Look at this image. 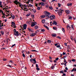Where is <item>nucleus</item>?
Here are the masks:
<instances>
[{
  "label": "nucleus",
  "instance_id": "32",
  "mask_svg": "<svg viewBox=\"0 0 76 76\" xmlns=\"http://www.w3.org/2000/svg\"><path fill=\"white\" fill-rule=\"evenodd\" d=\"M5 9H6V10H9V8H8V6H6V7H5Z\"/></svg>",
  "mask_w": 76,
  "mask_h": 76
},
{
  "label": "nucleus",
  "instance_id": "7",
  "mask_svg": "<svg viewBox=\"0 0 76 76\" xmlns=\"http://www.w3.org/2000/svg\"><path fill=\"white\" fill-rule=\"evenodd\" d=\"M26 27H27V25L26 24H24L23 26V28L24 29H26Z\"/></svg>",
  "mask_w": 76,
  "mask_h": 76
},
{
  "label": "nucleus",
  "instance_id": "46",
  "mask_svg": "<svg viewBox=\"0 0 76 76\" xmlns=\"http://www.w3.org/2000/svg\"><path fill=\"white\" fill-rule=\"evenodd\" d=\"M36 69H37V70H39V68L38 67L36 68Z\"/></svg>",
  "mask_w": 76,
  "mask_h": 76
},
{
  "label": "nucleus",
  "instance_id": "38",
  "mask_svg": "<svg viewBox=\"0 0 76 76\" xmlns=\"http://www.w3.org/2000/svg\"><path fill=\"white\" fill-rule=\"evenodd\" d=\"M37 10H40V7H38L37 8Z\"/></svg>",
  "mask_w": 76,
  "mask_h": 76
},
{
  "label": "nucleus",
  "instance_id": "64",
  "mask_svg": "<svg viewBox=\"0 0 76 76\" xmlns=\"http://www.w3.org/2000/svg\"><path fill=\"white\" fill-rule=\"evenodd\" d=\"M64 72H67V70L66 69H64Z\"/></svg>",
  "mask_w": 76,
  "mask_h": 76
},
{
  "label": "nucleus",
  "instance_id": "58",
  "mask_svg": "<svg viewBox=\"0 0 76 76\" xmlns=\"http://www.w3.org/2000/svg\"><path fill=\"white\" fill-rule=\"evenodd\" d=\"M7 59H5V58H4L3 59V60L4 61H6Z\"/></svg>",
  "mask_w": 76,
  "mask_h": 76
},
{
  "label": "nucleus",
  "instance_id": "9",
  "mask_svg": "<svg viewBox=\"0 0 76 76\" xmlns=\"http://www.w3.org/2000/svg\"><path fill=\"white\" fill-rule=\"evenodd\" d=\"M19 34V32L18 31H16L15 33H14V35H15V36H16L17 35H18Z\"/></svg>",
  "mask_w": 76,
  "mask_h": 76
},
{
  "label": "nucleus",
  "instance_id": "28",
  "mask_svg": "<svg viewBox=\"0 0 76 76\" xmlns=\"http://www.w3.org/2000/svg\"><path fill=\"white\" fill-rule=\"evenodd\" d=\"M53 29L54 30H56L57 29V27H53Z\"/></svg>",
  "mask_w": 76,
  "mask_h": 76
},
{
  "label": "nucleus",
  "instance_id": "11",
  "mask_svg": "<svg viewBox=\"0 0 76 76\" xmlns=\"http://www.w3.org/2000/svg\"><path fill=\"white\" fill-rule=\"evenodd\" d=\"M30 35L31 37H34L36 35V33H32Z\"/></svg>",
  "mask_w": 76,
  "mask_h": 76
},
{
  "label": "nucleus",
  "instance_id": "42",
  "mask_svg": "<svg viewBox=\"0 0 76 76\" xmlns=\"http://www.w3.org/2000/svg\"><path fill=\"white\" fill-rule=\"evenodd\" d=\"M56 47H57V48H60V45H58Z\"/></svg>",
  "mask_w": 76,
  "mask_h": 76
},
{
  "label": "nucleus",
  "instance_id": "20",
  "mask_svg": "<svg viewBox=\"0 0 76 76\" xmlns=\"http://www.w3.org/2000/svg\"><path fill=\"white\" fill-rule=\"evenodd\" d=\"M38 26L37 25H36L35 26V27H34V28L35 29H38Z\"/></svg>",
  "mask_w": 76,
  "mask_h": 76
},
{
  "label": "nucleus",
  "instance_id": "41",
  "mask_svg": "<svg viewBox=\"0 0 76 76\" xmlns=\"http://www.w3.org/2000/svg\"><path fill=\"white\" fill-rule=\"evenodd\" d=\"M23 57H25V55L23 53Z\"/></svg>",
  "mask_w": 76,
  "mask_h": 76
},
{
  "label": "nucleus",
  "instance_id": "21",
  "mask_svg": "<svg viewBox=\"0 0 76 76\" xmlns=\"http://www.w3.org/2000/svg\"><path fill=\"white\" fill-rule=\"evenodd\" d=\"M45 20H42V23H45Z\"/></svg>",
  "mask_w": 76,
  "mask_h": 76
},
{
  "label": "nucleus",
  "instance_id": "10",
  "mask_svg": "<svg viewBox=\"0 0 76 76\" xmlns=\"http://www.w3.org/2000/svg\"><path fill=\"white\" fill-rule=\"evenodd\" d=\"M11 17H10V18H12V19H15V16L13 14H12L11 15Z\"/></svg>",
  "mask_w": 76,
  "mask_h": 76
},
{
  "label": "nucleus",
  "instance_id": "62",
  "mask_svg": "<svg viewBox=\"0 0 76 76\" xmlns=\"http://www.w3.org/2000/svg\"><path fill=\"white\" fill-rule=\"evenodd\" d=\"M38 4H36L35 6H36V7H38Z\"/></svg>",
  "mask_w": 76,
  "mask_h": 76
},
{
  "label": "nucleus",
  "instance_id": "5",
  "mask_svg": "<svg viewBox=\"0 0 76 76\" xmlns=\"http://www.w3.org/2000/svg\"><path fill=\"white\" fill-rule=\"evenodd\" d=\"M14 3H15V4H16V5H18V4L19 5L20 4H21V3L19 2L18 1H14Z\"/></svg>",
  "mask_w": 76,
  "mask_h": 76
},
{
  "label": "nucleus",
  "instance_id": "63",
  "mask_svg": "<svg viewBox=\"0 0 76 76\" xmlns=\"http://www.w3.org/2000/svg\"><path fill=\"white\" fill-rule=\"evenodd\" d=\"M73 67H76V65L74 64L73 65Z\"/></svg>",
  "mask_w": 76,
  "mask_h": 76
},
{
  "label": "nucleus",
  "instance_id": "4",
  "mask_svg": "<svg viewBox=\"0 0 76 76\" xmlns=\"http://www.w3.org/2000/svg\"><path fill=\"white\" fill-rule=\"evenodd\" d=\"M30 61L31 62H32V61H33L34 62H33V63H34V64H35V63H37V61H36L35 59H31L30 60Z\"/></svg>",
  "mask_w": 76,
  "mask_h": 76
},
{
  "label": "nucleus",
  "instance_id": "31",
  "mask_svg": "<svg viewBox=\"0 0 76 76\" xmlns=\"http://www.w3.org/2000/svg\"><path fill=\"white\" fill-rule=\"evenodd\" d=\"M58 7H60L61 6V4L60 3H58Z\"/></svg>",
  "mask_w": 76,
  "mask_h": 76
},
{
  "label": "nucleus",
  "instance_id": "29",
  "mask_svg": "<svg viewBox=\"0 0 76 76\" xmlns=\"http://www.w3.org/2000/svg\"><path fill=\"white\" fill-rule=\"evenodd\" d=\"M28 29L29 31H32V29H30L29 28H28Z\"/></svg>",
  "mask_w": 76,
  "mask_h": 76
},
{
  "label": "nucleus",
  "instance_id": "22",
  "mask_svg": "<svg viewBox=\"0 0 76 76\" xmlns=\"http://www.w3.org/2000/svg\"><path fill=\"white\" fill-rule=\"evenodd\" d=\"M53 22H54V24L55 25H56L57 24V22H56V21H53Z\"/></svg>",
  "mask_w": 76,
  "mask_h": 76
},
{
  "label": "nucleus",
  "instance_id": "39",
  "mask_svg": "<svg viewBox=\"0 0 76 76\" xmlns=\"http://www.w3.org/2000/svg\"><path fill=\"white\" fill-rule=\"evenodd\" d=\"M14 32L15 33H16V30L15 29H14Z\"/></svg>",
  "mask_w": 76,
  "mask_h": 76
},
{
  "label": "nucleus",
  "instance_id": "57",
  "mask_svg": "<svg viewBox=\"0 0 76 76\" xmlns=\"http://www.w3.org/2000/svg\"><path fill=\"white\" fill-rule=\"evenodd\" d=\"M58 45V43H57L56 44H55V46H57Z\"/></svg>",
  "mask_w": 76,
  "mask_h": 76
},
{
  "label": "nucleus",
  "instance_id": "25",
  "mask_svg": "<svg viewBox=\"0 0 76 76\" xmlns=\"http://www.w3.org/2000/svg\"><path fill=\"white\" fill-rule=\"evenodd\" d=\"M67 28L68 29H70L71 28L69 26H67Z\"/></svg>",
  "mask_w": 76,
  "mask_h": 76
},
{
  "label": "nucleus",
  "instance_id": "15",
  "mask_svg": "<svg viewBox=\"0 0 76 76\" xmlns=\"http://www.w3.org/2000/svg\"><path fill=\"white\" fill-rule=\"evenodd\" d=\"M76 72V68L75 69V67L73 68V69L71 70L72 72Z\"/></svg>",
  "mask_w": 76,
  "mask_h": 76
},
{
  "label": "nucleus",
  "instance_id": "50",
  "mask_svg": "<svg viewBox=\"0 0 76 76\" xmlns=\"http://www.w3.org/2000/svg\"><path fill=\"white\" fill-rule=\"evenodd\" d=\"M7 66H8L9 67H12V66H11L9 65H7Z\"/></svg>",
  "mask_w": 76,
  "mask_h": 76
},
{
  "label": "nucleus",
  "instance_id": "1",
  "mask_svg": "<svg viewBox=\"0 0 76 76\" xmlns=\"http://www.w3.org/2000/svg\"><path fill=\"white\" fill-rule=\"evenodd\" d=\"M44 13L45 14V15H43L41 16L40 17L42 18H44L45 17L47 18H49L50 17H49V15H51L50 13L47 11H45L44 12Z\"/></svg>",
  "mask_w": 76,
  "mask_h": 76
},
{
  "label": "nucleus",
  "instance_id": "3",
  "mask_svg": "<svg viewBox=\"0 0 76 76\" xmlns=\"http://www.w3.org/2000/svg\"><path fill=\"white\" fill-rule=\"evenodd\" d=\"M50 15H49V18H50L52 20L53 19H55V16L52 15L51 16H50Z\"/></svg>",
  "mask_w": 76,
  "mask_h": 76
},
{
  "label": "nucleus",
  "instance_id": "12",
  "mask_svg": "<svg viewBox=\"0 0 76 76\" xmlns=\"http://www.w3.org/2000/svg\"><path fill=\"white\" fill-rule=\"evenodd\" d=\"M40 4H41V6H45V4L42 2H40Z\"/></svg>",
  "mask_w": 76,
  "mask_h": 76
},
{
  "label": "nucleus",
  "instance_id": "44",
  "mask_svg": "<svg viewBox=\"0 0 76 76\" xmlns=\"http://www.w3.org/2000/svg\"><path fill=\"white\" fill-rule=\"evenodd\" d=\"M16 45V44H15L14 45H12L11 46V48H12V47H14V46H15Z\"/></svg>",
  "mask_w": 76,
  "mask_h": 76
},
{
  "label": "nucleus",
  "instance_id": "36",
  "mask_svg": "<svg viewBox=\"0 0 76 76\" xmlns=\"http://www.w3.org/2000/svg\"><path fill=\"white\" fill-rule=\"evenodd\" d=\"M60 73H63L64 72H63V71H60Z\"/></svg>",
  "mask_w": 76,
  "mask_h": 76
},
{
  "label": "nucleus",
  "instance_id": "13",
  "mask_svg": "<svg viewBox=\"0 0 76 76\" xmlns=\"http://www.w3.org/2000/svg\"><path fill=\"white\" fill-rule=\"evenodd\" d=\"M52 36L53 37H56L57 36V34H56L54 33L52 34Z\"/></svg>",
  "mask_w": 76,
  "mask_h": 76
},
{
  "label": "nucleus",
  "instance_id": "56",
  "mask_svg": "<svg viewBox=\"0 0 76 76\" xmlns=\"http://www.w3.org/2000/svg\"><path fill=\"white\" fill-rule=\"evenodd\" d=\"M67 43H64V45H65V46H67Z\"/></svg>",
  "mask_w": 76,
  "mask_h": 76
},
{
  "label": "nucleus",
  "instance_id": "47",
  "mask_svg": "<svg viewBox=\"0 0 76 76\" xmlns=\"http://www.w3.org/2000/svg\"><path fill=\"white\" fill-rule=\"evenodd\" d=\"M33 23L34 24V25H37V22H34Z\"/></svg>",
  "mask_w": 76,
  "mask_h": 76
},
{
  "label": "nucleus",
  "instance_id": "48",
  "mask_svg": "<svg viewBox=\"0 0 76 76\" xmlns=\"http://www.w3.org/2000/svg\"><path fill=\"white\" fill-rule=\"evenodd\" d=\"M31 17H32V18H34V15H31Z\"/></svg>",
  "mask_w": 76,
  "mask_h": 76
},
{
  "label": "nucleus",
  "instance_id": "24",
  "mask_svg": "<svg viewBox=\"0 0 76 76\" xmlns=\"http://www.w3.org/2000/svg\"><path fill=\"white\" fill-rule=\"evenodd\" d=\"M0 33L2 35H3V34H4V32L3 31H1Z\"/></svg>",
  "mask_w": 76,
  "mask_h": 76
},
{
  "label": "nucleus",
  "instance_id": "14",
  "mask_svg": "<svg viewBox=\"0 0 76 76\" xmlns=\"http://www.w3.org/2000/svg\"><path fill=\"white\" fill-rule=\"evenodd\" d=\"M3 23H2V25H0V29H3V27H2V26H3Z\"/></svg>",
  "mask_w": 76,
  "mask_h": 76
},
{
  "label": "nucleus",
  "instance_id": "8",
  "mask_svg": "<svg viewBox=\"0 0 76 76\" xmlns=\"http://www.w3.org/2000/svg\"><path fill=\"white\" fill-rule=\"evenodd\" d=\"M65 11L66 14H69L70 12V11L69 10H66Z\"/></svg>",
  "mask_w": 76,
  "mask_h": 76
},
{
  "label": "nucleus",
  "instance_id": "34",
  "mask_svg": "<svg viewBox=\"0 0 76 76\" xmlns=\"http://www.w3.org/2000/svg\"><path fill=\"white\" fill-rule=\"evenodd\" d=\"M41 31L42 32H45V30L44 29H41Z\"/></svg>",
  "mask_w": 76,
  "mask_h": 76
},
{
  "label": "nucleus",
  "instance_id": "2",
  "mask_svg": "<svg viewBox=\"0 0 76 76\" xmlns=\"http://www.w3.org/2000/svg\"><path fill=\"white\" fill-rule=\"evenodd\" d=\"M63 10H61V9H60L58 10V13L59 16H61L62 15V11Z\"/></svg>",
  "mask_w": 76,
  "mask_h": 76
},
{
  "label": "nucleus",
  "instance_id": "18",
  "mask_svg": "<svg viewBox=\"0 0 76 76\" xmlns=\"http://www.w3.org/2000/svg\"><path fill=\"white\" fill-rule=\"evenodd\" d=\"M0 12H1L2 14L3 15V16H5V13H3V11H0Z\"/></svg>",
  "mask_w": 76,
  "mask_h": 76
},
{
  "label": "nucleus",
  "instance_id": "6",
  "mask_svg": "<svg viewBox=\"0 0 76 76\" xmlns=\"http://www.w3.org/2000/svg\"><path fill=\"white\" fill-rule=\"evenodd\" d=\"M12 24V27H13V28H16V26H15V23H14V22H12L11 23Z\"/></svg>",
  "mask_w": 76,
  "mask_h": 76
},
{
  "label": "nucleus",
  "instance_id": "27",
  "mask_svg": "<svg viewBox=\"0 0 76 76\" xmlns=\"http://www.w3.org/2000/svg\"><path fill=\"white\" fill-rule=\"evenodd\" d=\"M62 31H63V32H65V31L64 30V29L63 28H62Z\"/></svg>",
  "mask_w": 76,
  "mask_h": 76
},
{
  "label": "nucleus",
  "instance_id": "30",
  "mask_svg": "<svg viewBox=\"0 0 76 76\" xmlns=\"http://www.w3.org/2000/svg\"><path fill=\"white\" fill-rule=\"evenodd\" d=\"M30 15L31 14L30 13H28V14L26 15V16L27 17H28V16H30Z\"/></svg>",
  "mask_w": 76,
  "mask_h": 76
},
{
  "label": "nucleus",
  "instance_id": "23",
  "mask_svg": "<svg viewBox=\"0 0 76 76\" xmlns=\"http://www.w3.org/2000/svg\"><path fill=\"white\" fill-rule=\"evenodd\" d=\"M35 24H34V23H32V24L31 25V27H33V26H35Z\"/></svg>",
  "mask_w": 76,
  "mask_h": 76
},
{
  "label": "nucleus",
  "instance_id": "51",
  "mask_svg": "<svg viewBox=\"0 0 76 76\" xmlns=\"http://www.w3.org/2000/svg\"><path fill=\"white\" fill-rule=\"evenodd\" d=\"M71 39H72V40H73V36L71 37Z\"/></svg>",
  "mask_w": 76,
  "mask_h": 76
},
{
  "label": "nucleus",
  "instance_id": "16",
  "mask_svg": "<svg viewBox=\"0 0 76 76\" xmlns=\"http://www.w3.org/2000/svg\"><path fill=\"white\" fill-rule=\"evenodd\" d=\"M72 3L67 4V5L68 6H72Z\"/></svg>",
  "mask_w": 76,
  "mask_h": 76
},
{
  "label": "nucleus",
  "instance_id": "17",
  "mask_svg": "<svg viewBox=\"0 0 76 76\" xmlns=\"http://www.w3.org/2000/svg\"><path fill=\"white\" fill-rule=\"evenodd\" d=\"M44 26L45 27V28H47L48 30H49V28L47 26H45L44 25Z\"/></svg>",
  "mask_w": 76,
  "mask_h": 76
},
{
  "label": "nucleus",
  "instance_id": "52",
  "mask_svg": "<svg viewBox=\"0 0 76 76\" xmlns=\"http://www.w3.org/2000/svg\"><path fill=\"white\" fill-rule=\"evenodd\" d=\"M29 6L30 7H32V6H33V5H31V4H29Z\"/></svg>",
  "mask_w": 76,
  "mask_h": 76
},
{
  "label": "nucleus",
  "instance_id": "59",
  "mask_svg": "<svg viewBox=\"0 0 76 76\" xmlns=\"http://www.w3.org/2000/svg\"><path fill=\"white\" fill-rule=\"evenodd\" d=\"M49 58L50 60H51V59H52V58L51 56H49Z\"/></svg>",
  "mask_w": 76,
  "mask_h": 76
},
{
  "label": "nucleus",
  "instance_id": "60",
  "mask_svg": "<svg viewBox=\"0 0 76 76\" xmlns=\"http://www.w3.org/2000/svg\"><path fill=\"white\" fill-rule=\"evenodd\" d=\"M56 62H57V60L56 59L54 61V62L56 63Z\"/></svg>",
  "mask_w": 76,
  "mask_h": 76
},
{
  "label": "nucleus",
  "instance_id": "43",
  "mask_svg": "<svg viewBox=\"0 0 76 76\" xmlns=\"http://www.w3.org/2000/svg\"><path fill=\"white\" fill-rule=\"evenodd\" d=\"M57 38H58L59 39H61V37L59 36L57 37H56Z\"/></svg>",
  "mask_w": 76,
  "mask_h": 76
},
{
  "label": "nucleus",
  "instance_id": "61",
  "mask_svg": "<svg viewBox=\"0 0 76 76\" xmlns=\"http://www.w3.org/2000/svg\"><path fill=\"white\" fill-rule=\"evenodd\" d=\"M51 67L52 69H54V66H52Z\"/></svg>",
  "mask_w": 76,
  "mask_h": 76
},
{
  "label": "nucleus",
  "instance_id": "45",
  "mask_svg": "<svg viewBox=\"0 0 76 76\" xmlns=\"http://www.w3.org/2000/svg\"><path fill=\"white\" fill-rule=\"evenodd\" d=\"M69 19H72V17L70 16V17H69Z\"/></svg>",
  "mask_w": 76,
  "mask_h": 76
},
{
  "label": "nucleus",
  "instance_id": "33",
  "mask_svg": "<svg viewBox=\"0 0 76 76\" xmlns=\"http://www.w3.org/2000/svg\"><path fill=\"white\" fill-rule=\"evenodd\" d=\"M41 0L44 3H45V2H46V0Z\"/></svg>",
  "mask_w": 76,
  "mask_h": 76
},
{
  "label": "nucleus",
  "instance_id": "54",
  "mask_svg": "<svg viewBox=\"0 0 76 76\" xmlns=\"http://www.w3.org/2000/svg\"><path fill=\"white\" fill-rule=\"evenodd\" d=\"M36 67L37 68L38 67V64H36Z\"/></svg>",
  "mask_w": 76,
  "mask_h": 76
},
{
  "label": "nucleus",
  "instance_id": "37",
  "mask_svg": "<svg viewBox=\"0 0 76 76\" xmlns=\"http://www.w3.org/2000/svg\"><path fill=\"white\" fill-rule=\"evenodd\" d=\"M32 10H33V12H36V10H35L32 9Z\"/></svg>",
  "mask_w": 76,
  "mask_h": 76
},
{
  "label": "nucleus",
  "instance_id": "55",
  "mask_svg": "<svg viewBox=\"0 0 76 76\" xmlns=\"http://www.w3.org/2000/svg\"><path fill=\"white\" fill-rule=\"evenodd\" d=\"M72 61H75V59H73L72 60Z\"/></svg>",
  "mask_w": 76,
  "mask_h": 76
},
{
  "label": "nucleus",
  "instance_id": "19",
  "mask_svg": "<svg viewBox=\"0 0 76 76\" xmlns=\"http://www.w3.org/2000/svg\"><path fill=\"white\" fill-rule=\"evenodd\" d=\"M19 7H23V5L22 4H20L19 6Z\"/></svg>",
  "mask_w": 76,
  "mask_h": 76
},
{
  "label": "nucleus",
  "instance_id": "49",
  "mask_svg": "<svg viewBox=\"0 0 76 76\" xmlns=\"http://www.w3.org/2000/svg\"><path fill=\"white\" fill-rule=\"evenodd\" d=\"M30 0H28V1H27V3H27H27H28V4H29V2H30Z\"/></svg>",
  "mask_w": 76,
  "mask_h": 76
},
{
  "label": "nucleus",
  "instance_id": "40",
  "mask_svg": "<svg viewBox=\"0 0 76 76\" xmlns=\"http://www.w3.org/2000/svg\"><path fill=\"white\" fill-rule=\"evenodd\" d=\"M71 27L72 29H74V28H73V24L71 25Z\"/></svg>",
  "mask_w": 76,
  "mask_h": 76
},
{
  "label": "nucleus",
  "instance_id": "26",
  "mask_svg": "<svg viewBox=\"0 0 76 76\" xmlns=\"http://www.w3.org/2000/svg\"><path fill=\"white\" fill-rule=\"evenodd\" d=\"M48 43H51V40H48Z\"/></svg>",
  "mask_w": 76,
  "mask_h": 76
},
{
  "label": "nucleus",
  "instance_id": "53",
  "mask_svg": "<svg viewBox=\"0 0 76 76\" xmlns=\"http://www.w3.org/2000/svg\"><path fill=\"white\" fill-rule=\"evenodd\" d=\"M62 54H63V55H65V54H66V53H65V52H63V53Z\"/></svg>",
  "mask_w": 76,
  "mask_h": 76
},
{
  "label": "nucleus",
  "instance_id": "35",
  "mask_svg": "<svg viewBox=\"0 0 76 76\" xmlns=\"http://www.w3.org/2000/svg\"><path fill=\"white\" fill-rule=\"evenodd\" d=\"M49 8L50 9H51V10H53V7H49Z\"/></svg>",
  "mask_w": 76,
  "mask_h": 76
}]
</instances>
